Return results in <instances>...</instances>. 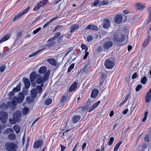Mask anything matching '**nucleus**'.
I'll use <instances>...</instances> for the list:
<instances>
[{
  "instance_id": "1",
  "label": "nucleus",
  "mask_w": 151,
  "mask_h": 151,
  "mask_svg": "<svg viewBox=\"0 0 151 151\" xmlns=\"http://www.w3.org/2000/svg\"><path fill=\"white\" fill-rule=\"evenodd\" d=\"M5 147L8 151H16L17 145L14 143L8 142L5 144Z\"/></svg>"
},
{
  "instance_id": "2",
  "label": "nucleus",
  "mask_w": 151,
  "mask_h": 151,
  "mask_svg": "<svg viewBox=\"0 0 151 151\" xmlns=\"http://www.w3.org/2000/svg\"><path fill=\"white\" fill-rule=\"evenodd\" d=\"M49 75L50 72L49 70H48L44 74V77H40L37 78L36 83L38 84L45 83L48 80Z\"/></svg>"
},
{
  "instance_id": "3",
  "label": "nucleus",
  "mask_w": 151,
  "mask_h": 151,
  "mask_svg": "<svg viewBox=\"0 0 151 151\" xmlns=\"http://www.w3.org/2000/svg\"><path fill=\"white\" fill-rule=\"evenodd\" d=\"M114 40L116 42H122L125 39V36L124 35H122L120 33H115L113 35Z\"/></svg>"
},
{
  "instance_id": "4",
  "label": "nucleus",
  "mask_w": 151,
  "mask_h": 151,
  "mask_svg": "<svg viewBox=\"0 0 151 151\" xmlns=\"http://www.w3.org/2000/svg\"><path fill=\"white\" fill-rule=\"evenodd\" d=\"M48 3V0H42L38 3L33 9L34 11H36L42 7H43Z\"/></svg>"
},
{
  "instance_id": "5",
  "label": "nucleus",
  "mask_w": 151,
  "mask_h": 151,
  "mask_svg": "<svg viewBox=\"0 0 151 151\" xmlns=\"http://www.w3.org/2000/svg\"><path fill=\"white\" fill-rule=\"evenodd\" d=\"M8 114L7 112L1 111L0 112V120L2 123L6 122L8 118Z\"/></svg>"
},
{
  "instance_id": "6",
  "label": "nucleus",
  "mask_w": 151,
  "mask_h": 151,
  "mask_svg": "<svg viewBox=\"0 0 151 151\" xmlns=\"http://www.w3.org/2000/svg\"><path fill=\"white\" fill-rule=\"evenodd\" d=\"M104 64L105 67L108 69H112L114 66L113 62L109 58L105 60Z\"/></svg>"
},
{
  "instance_id": "7",
  "label": "nucleus",
  "mask_w": 151,
  "mask_h": 151,
  "mask_svg": "<svg viewBox=\"0 0 151 151\" xmlns=\"http://www.w3.org/2000/svg\"><path fill=\"white\" fill-rule=\"evenodd\" d=\"M111 22L110 20L107 18L104 19L103 22V27L104 28L107 29L110 27Z\"/></svg>"
},
{
  "instance_id": "8",
  "label": "nucleus",
  "mask_w": 151,
  "mask_h": 151,
  "mask_svg": "<svg viewBox=\"0 0 151 151\" xmlns=\"http://www.w3.org/2000/svg\"><path fill=\"white\" fill-rule=\"evenodd\" d=\"M113 43L112 41H108L105 42L103 45V47L105 50L110 49L113 45Z\"/></svg>"
},
{
  "instance_id": "9",
  "label": "nucleus",
  "mask_w": 151,
  "mask_h": 151,
  "mask_svg": "<svg viewBox=\"0 0 151 151\" xmlns=\"http://www.w3.org/2000/svg\"><path fill=\"white\" fill-rule=\"evenodd\" d=\"M43 144V142L42 140L37 141L34 142L33 147L35 149H37L41 147Z\"/></svg>"
},
{
  "instance_id": "10",
  "label": "nucleus",
  "mask_w": 151,
  "mask_h": 151,
  "mask_svg": "<svg viewBox=\"0 0 151 151\" xmlns=\"http://www.w3.org/2000/svg\"><path fill=\"white\" fill-rule=\"evenodd\" d=\"M40 75L39 74L37 75L34 71L32 72L30 75L29 78L31 82L33 81L37 77H39Z\"/></svg>"
},
{
  "instance_id": "11",
  "label": "nucleus",
  "mask_w": 151,
  "mask_h": 151,
  "mask_svg": "<svg viewBox=\"0 0 151 151\" xmlns=\"http://www.w3.org/2000/svg\"><path fill=\"white\" fill-rule=\"evenodd\" d=\"M22 81L24 84L25 88L27 89L28 88L30 85V83L29 79L24 77L23 78Z\"/></svg>"
},
{
  "instance_id": "12",
  "label": "nucleus",
  "mask_w": 151,
  "mask_h": 151,
  "mask_svg": "<svg viewBox=\"0 0 151 151\" xmlns=\"http://www.w3.org/2000/svg\"><path fill=\"white\" fill-rule=\"evenodd\" d=\"M145 100L147 103H149L151 99V87L149 89L145 96Z\"/></svg>"
},
{
  "instance_id": "13",
  "label": "nucleus",
  "mask_w": 151,
  "mask_h": 151,
  "mask_svg": "<svg viewBox=\"0 0 151 151\" xmlns=\"http://www.w3.org/2000/svg\"><path fill=\"white\" fill-rule=\"evenodd\" d=\"M114 21L116 23L120 24L122 21V16L120 14L116 15L114 18Z\"/></svg>"
},
{
  "instance_id": "14",
  "label": "nucleus",
  "mask_w": 151,
  "mask_h": 151,
  "mask_svg": "<svg viewBox=\"0 0 151 151\" xmlns=\"http://www.w3.org/2000/svg\"><path fill=\"white\" fill-rule=\"evenodd\" d=\"M81 118V116L79 115H75L72 118V122L74 124L78 122Z\"/></svg>"
},
{
  "instance_id": "15",
  "label": "nucleus",
  "mask_w": 151,
  "mask_h": 151,
  "mask_svg": "<svg viewBox=\"0 0 151 151\" xmlns=\"http://www.w3.org/2000/svg\"><path fill=\"white\" fill-rule=\"evenodd\" d=\"M13 116L14 118L17 122H19L21 117V114L19 112H16L14 114Z\"/></svg>"
},
{
  "instance_id": "16",
  "label": "nucleus",
  "mask_w": 151,
  "mask_h": 151,
  "mask_svg": "<svg viewBox=\"0 0 151 151\" xmlns=\"http://www.w3.org/2000/svg\"><path fill=\"white\" fill-rule=\"evenodd\" d=\"M85 29H91L92 30L97 31L98 29V28L93 24H89L85 28Z\"/></svg>"
},
{
  "instance_id": "17",
  "label": "nucleus",
  "mask_w": 151,
  "mask_h": 151,
  "mask_svg": "<svg viewBox=\"0 0 151 151\" xmlns=\"http://www.w3.org/2000/svg\"><path fill=\"white\" fill-rule=\"evenodd\" d=\"M77 87V83L76 82H74L73 84L70 87L69 89V91L72 92L74 91Z\"/></svg>"
},
{
  "instance_id": "18",
  "label": "nucleus",
  "mask_w": 151,
  "mask_h": 151,
  "mask_svg": "<svg viewBox=\"0 0 151 151\" xmlns=\"http://www.w3.org/2000/svg\"><path fill=\"white\" fill-rule=\"evenodd\" d=\"M99 93V91L97 89H94L91 92V97L92 98H94L96 97Z\"/></svg>"
},
{
  "instance_id": "19",
  "label": "nucleus",
  "mask_w": 151,
  "mask_h": 151,
  "mask_svg": "<svg viewBox=\"0 0 151 151\" xmlns=\"http://www.w3.org/2000/svg\"><path fill=\"white\" fill-rule=\"evenodd\" d=\"M145 7V6L143 4L139 3H137L135 5V8L137 10H142Z\"/></svg>"
},
{
  "instance_id": "20",
  "label": "nucleus",
  "mask_w": 151,
  "mask_h": 151,
  "mask_svg": "<svg viewBox=\"0 0 151 151\" xmlns=\"http://www.w3.org/2000/svg\"><path fill=\"white\" fill-rule=\"evenodd\" d=\"M55 40H52L51 37L47 41L48 44H47V46L49 47L53 46L55 43V42L54 41Z\"/></svg>"
},
{
  "instance_id": "21",
  "label": "nucleus",
  "mask_w": 151,
  "mask_h": 151,
  "mask_svg": "<svg viewBox=\"0 0 151 151\" xmlns=\"http://www.w3.org/2000/svg\"><path fill=\"white\" fill-rule=\"evenodd\" d=\"M100 102V101H98L93 104L90 108L88 111V112L90 113L93 111L99 105Z\"/></svg>"
},
{
  "instance_id": "22",
  "label": "nucleus",
  "mask_w": 151,
  "mask_h": 151,
  "mask_svg": "<svg viewBox=\"0 0 151 151\" xmlns=\"http://www.w3.org/2000/svg\"><path fill=\"white\" fill-rule=\"evenodd\" d=\"M79 25L77 24H75L73 25L70 28V32L72 33L74 32L79 28Z\"/></svg>"
},
{
  "instance_id": "23",
  "label": "nucleus",
  "mask_w": 151,
  "mask_h": 151,
  "mask_svg": "<svg viewBox=\"0 0 151 151\" xmlns=\"http://www.w3.org/2000/svg\"><path fill=\"white\" fill-rule=\"evenodd\" d=\"M17 98H18V100L19 101V103H21L23 101L24 97L23 94L22 93L20 92Z\"/></svg>"
},
{
  "instance_id": "24",
  "label": "nucleus",
  "mask_w": 151,
  "mask_h": 151,
  "mask_svg": "<svg viewBox=\"0 0 151 151\" xmlns=\"http://www.w3.org/2000/svg\"><path fill=\"white\" fill-rule=\"evenodd\" d=\"M47 68L44 66L41 67L38 70L39 73L41 74H43L47 71Z\"/></svg>"
},
{
  "instance_id": "25",
  "label": "nucleus",
  "mask_w": 151,
  "mask_h": 151,
  "mask_svg": "<svg viewBox=\"0 0 151 151\" xmlns=\"http://www.w3.org/2000/svg\"><path fill=\"white\" fill-rule=\"evenodd\" d=\"M19 103L18 98L17 96L14 97L12 100V103L13 106H16Z\"/></svg>"
},
{
  "instance_id": "26",
  "label": "nucleus",
  "mask_w": 151,
  "mask_h": 151,
  "mask_svg": "<svg viewBox=\"0 0 151 151\" xmlns=\"http://www.w3.org/2000/svg\"><path fill=\"white\" fill-rule=\"evenodd\" d=\"M37 91L35 88H33L31 91V96L36 98L37 95Z\"/></svg>"
},
{
  "instance_id": "27",
  "label": "nucleus",
  "mask_w": 151,
  "mask_h": 151,
  "mask_svg": "<svg viewBox=\"0 0 151 151\" xmlns=\"http://www.w3.org/2000/svg\"><path fill=\"white\" fill-rule=\"evenodd\" d=\"M21 83H19L16 87L14 88L13 89V92H17L19 91L21 89Z\"/></svg>"
},
{
  "instance_id": "28",
  "label": "nucleus",
  "mask_w": 151,
  "mask_h": 151,
  "mask_svg": "<svg viewBox=\"0 0 151 151\" xmlns=\"http://www.w3.org/2000/svg\"><path fill=\"white\" fill-rule=\"evenodd\" d=\"M13 129L15 130L17 134L19 133L20 131L21 128L18 125H15L13 127Z\"/></svg>"
},
{
  "instance_id": "29",
  "label": "nucleus",
  "mask_w": 151,
  "mask_h": 151,
  "mask_svg": "<svg viewBox=\"0 0 151 151\" xmlns=\"http://www.w3.org/2000/svg\"><path fill=\"white\" fill-rule=\"evenodd\" d=\"M47 61L50 64L53 66H56V63L55 59H48L47 60Z\"/></svg>"
},
{
  "instance_id": "30",
  "label": "nucleus",
  "mask_w": 151,
  "mask_h": 151,
  "mask_svg": "<svg viewBox=\"0 0 151 151\" xmlns=\"http://www.w3.org/2000/svg\"><path fill=\"white\" fill-rule=\"evenodd\" d=\"M10 36L9 35H5L0 40V44L5 41L7 40L9 38Z\"/></svg>"
},
{
  "instance_id": "31",
  "label": "nucleus",
  "mask_w": 151,
  "mask_h": 151,
  "mask_svg": "<svg viewBox=\"0 0 151 151\" xmlns=\"http://www.w3.org/2000/svg\"><path fill=\"white\" fill-rule=\"evenodd\" d=\"M10 36L9 35H5L0 40V44L5 41L7 40L9 38Z\"/></svg>"
},
{
  "instance_id": "32",
  "label": "nucleus",
  "mask_w": 151,
  "mask_h": 151,
  "mask_svg": "<svg viewBox=\"0 0 151 151\" xmlns=\"http://www.w3.org/2000/svg\"><path fill=\"white\" fill-rule=\"evenodd\" d=\"M26 99L28 103H30L33 102L34 101L35 98L31 96V97L28 96L26 97Z\"/></svg>"
},
{
  "instance_id": "33",
  "label": "nucleus",
  "mask_w": 151,
  "mask_h": 151,
  "mask_svg": "<svg viewBox=\"0 0 151 151\" xmlns=\"http://www.w3.org/2000/svg\"><path fill=\"white\" fill-rule=\"evenodd\" d=\"M7 137L9 139L11 140H14L16 139L15 135L13 133H11L9 134L8 136Z\"/></svg>"
},
{
  "instance_id": "34",
  "label": "nucleus",
  "mask_w": 151,
  "mask_h": 151,
  "mask_svg": "<svg viewBox=\"0 0 151 151\" xmlns=\"http://www.w3.org/2000/svg\"><path fill=\"white\" fill-rule=\"evenodd\" d=\"M84 111L82 106L79 107L76 110V112L77 113H80L82 114Z\"/></svg>"
},
{
  "instance_id": "35",
  "label": "nucleus",
  "mask_w": 151,
  "mask_h": 151,
  "mask_svg": "<svg viewBox=\"0 0 151 151\" xmlns=\"http://www.w3.org/2000/svg\"><path fill=\"white\" fill-rule=\"evenodd\" d=\"M122 142L119 141L115 145L114 148V151H117L119 148V146L122 144Z\"/></svg>"
},
{
  "instance_id": "36",
  "label": "nucleus",
  "mask_w": 151,
  "mask_h": 151,
  "mask_svg": "<svg viewBox=\"0 0 151 151\" xmlns=\"http://www.w3.org/2000/svg\"><path fill=\"white\" fill-rule=\"evenodd\" d=\"M29 108L27 107H24L22 111V114L24 115L26 114L29 111Z\"/></svg>"
},
{
  "instance_id": "37",
  "label": "nucleus",
  "mask_w": 151,
  "mask_h": 151,
  "mask_svg": "<svg viewBox=\"0 0 151 151\" xmlns=\"http://www.w3.org/2000/svg\"><path fill=\"white\" fill-rule=\"evenodd\" d=\"M61 35V33L60 32H58L55 34V35L51 37L52 40H55L57 39V37L60 36Z\"/></svg>"
},
{
  "instance_id": "38",
  "label": "nucleus",
  "mask_w": 151,
  "mask_h": 151,
  "mask_svg": "<svg viewBox=\"0 0 151 151\" xmlns=\"http://www.w3.org/2000/svg\"><path fill=\"white\" fill-rule=\"evenodd\" d=\"M37 92L39 93H41L42 91V88L40 86H36V89Z\"/></svg>"
},
{
  "instance_id": "39",
  "label": "nucleus",
  "mask_w": 151,
  "mask_h": 151,
  "mask_svg": "<svg viewBox=\"0 0 151 151\" xmlns=\"http://www.w3.org/2000/svg\"><path fill=\"white\" fill-rule=\"evenodd\" d=\"M66 96L65 95L63 96L61 98L60 102L62 104H64L66 101Z\"/></svg>"
},
{
  "instance_id": "40",
  "label": "nucleus",
  "mask_w": 151,
  "mask_h": 151,
  "mask_svg": "<svg viewBox=\"0 0 151 151\" xmlns=\"http://www.w3.org/2000/svg\"><path fill=\"white\" fill-rule=\"evenodd\" d=\"M52 102V100L50 99H47L45 101V103L46 105H49Z\"/></svg>"
},
{
  "instance_id": "41",
  "label": "nucleus",
  "mask_w": 151,
  "mask_h": 151,
  "mask_svg": "<svg viewBox=\"0 0 151 151\" xmlns=\"http://www.w3.org/2000/svg\"><path fill=\"white\" fill-rule=\"evenodd\" d=\"M29 8L30 6H27L21 13V16H22L25 14L29 10Z\"/></svg>"
},
{
  "instance_id": "42",
  "label": "nucleus",
  "mask_w": 151,
  "mask_h": 151,
  "mask_svg": "<svg viewBox=\"0 0 151 151\" xmlns=\"http://www.w3.org/2000/svg\"><path fill=\"white\" fill-rule=\"evenodd\" d=\"M150 39L148 38L142 44V46L143 47H145L149 42Z\"/></svg>"
},
{
  "instance_id": "43",
  "label": "nucleus",
  "mask_w": 151,
  "mask_h": 151,
  "mask_svg": "<svg viewBox=\"0 0 151 151\" xmlns=\"http://www.w3.org/2000/svg\"><path fill=\"white\" fill-rule=\"evenodd\" d=\"M110 0H103V2H101L100 4V5H107L110 2Z\"/></svg>"
},
{
  "instance_id": "44",
  "label": "nucleus",
  "mask_w": 151,
  "mask_h": 151,
  "mask_svg": "<svg viewBox=\"0 0 151 151\" xmlns=\"http://www.w3.org/2000/svg\"><path fill=\"white\" fill-rule=\"evenodd\" d=\"M75 64L74 63L72 64L68 68V72L69 73L71 72V70L73 69L74 68Z\"/></svg>"
},
{
  "instance_id": "45",
  "label": "nucleus",
  "mask_w": 151,
  "mask_h": 151,
  "mask_svg": "<svg viewBox=\"0 0 151 151\" xmlns=\"http://www.w3.org/2000/svg\"><path fill=\"white\" fill-rule=\"evenodd\" d=\"M63 26L61 25H58L55 27L54 29L53 30V32H54L58 30L59 29L63 28Z\"/></svg>"
},
{
  "instance_id": "46",
  "label": "nucleus",
  "mask_w": 151,
  "mask_h": 151,
  "mask_svg": "<svg viewBox=\"0 0 151 151\" xmlns=\"http://www.w3.org/2000/svg\"><path fill=\"white\" fill-rule=\"evenodd\" d=\"M147 81V77L146 76L143 77L141 79V82L142 84H145L146 83Z\"/></svg>"
},
{
  "instance_id": "47",
  "label": "nucleus",
  "mask_w": 151,
  "mask_h": 151,
  "mask_svg": "<svg viewBox=\"0 0 151 151\" xmlns=\"http://www.w3.org/2000/svg\"><path fill=\"white\" fill-rule=\"evenodd\" d=\"M148 38L151 39V24L149 27V29L147 31Z\"/></svg>"
},
{
  "instance_id": "48",
  "label": "nucleus",
  "mask_w": 151,
  "mask_h": 151,
  "mask_svg": "<svg viewBox=\"0 0 151 151\" xmlns=\"http://www.w3.org/2000/svg\"><path fill=\"white\" fill-rule=\"evenodd\" d=\"M9 122L10 123L12 124H15L16 123V121L13 116V118L9 119Z\"/></svg>"
},
{
  "instance_id": "49",
  "label": "nucleus",
  "mask_w": 151,
  "mask_h": 151,
  "mask_svg": "<svg viewBox=\"0 0 151 151\" xmlns=\"http://www.w3.org/2000/svg\"><path fill=\"white\" fill-rule=\"evenodd\" d=\"M81 47L83 49H85L86 52L88 50V46L85 44H81Z\"/></svg>"
},
{
  "instance_id": "50",
  "label": "nucleus",
  "mask_w": 151,
  "mask_h": 151,
  "mask_svg": "<svg viewBox=\"0 0 151 151\" xmlns=\"http://www.w3.org/2000/svg\"><path fill=\"white\" fill-rule=\"evenodd\" d=\"M93 39V37L92 35H89L87 37V40L89 42H91Z\"/></svg>"
},
{
  "instance_id": "51",
  "label": "nucleus",
  "mask_w": 151,
  "mask_h": 151,
  "mask_svg": "<svg viewBox=\"0 0 151 151\" xmlns=\"http://www.w3.org/2000/svg\"><path fill=\"white\" fill-rule=\"evenodd\" d=\"M114 139L113 137H111L110 138L108 142V145L109 146H111L112 144L114 142Z\"/></svg>"
},
{
  "instance_id": "52",
  "label": "nucleus",
  "mask_w": 151,
  "mask_h": 151,
  "mask_svg": "<svg viewBox=\"0 0 151 151\" xmlns=\"http://www.w3.org/2000/svg\"><path fill=\"white\" fill-rule=\"evenodd\" d=\"M147 115L148 112L147 111L145 112L144 114V117L142 120V122H144L146 120Z\"/></svg>"
},
{
  "instance_id": "53",
  "label": "nucleus",
  "mask_w": 151,
  "mask_h": 151,
  "mask_svg": "<svg viewBox=\"0 0 151 151\" xmlns=\"http://www.w3.org/2000/svg\"><path fill=\"white\" fill-rule=\"evenodd\" d=\"M106 78V76L104 73L102 72L101 73V76L100 78L105 79Z\"/></svg>"
},
{
  "instance_id": "54",
  "label": "nucleus",
  "mask_w": 151,
  "mask_h": 151,
  "mask_svg": "<svg viewBox=\"0 0 151 151\" xmlns=\"http://www.w3.org/2000/svg\"><path fill=\"white\" fill-rule=\"evenodd\" d=\"M6 131L7 132V133L8 134L12 133L14 132V131L12 129L10 128H8L6 129Z\"/></svg>"
},
{
  "instance_id": "55",
  "label": "nucleus",
  "mask_w": 151,
  "mask_h": 151,
  "mask_svg": "<svg viewBox=\"0 0 151 151\" xmlns=\"http://www.w3.org/2000/svg\"><path fill=\"white\" fill-rule=\"evenodd\" d=\"M145 140L146 142H150L149 139V137L148 134H147L145 135Z\"/></svg>"
},
{
  "instance_id": "56",
  "label": "nucleus",
  "mask_w": 151,
  "mask_h": 151,
  "mask_svg": "<svg viewBox=\"0 0 151 151\" xmlns=\"http://www.w3.org/2000/svg\"><path fill=\"white\" fill-rule=\"evenodd\" d=\"M85 54L83 57V59L84 60H85L86 59L87 56H88L89 54V52L87 51L86 52V51H85Z\"/></svg>"
},
{
  "instance_id": "57",
  "label": "nucleus",
  "mask_w": 151,
  "mask_h": 151,
  "mask_svg": "<svg viewBox=\"0 0 151 151\" xmlns=\"http://www.w3.org/2000/svg\"><path fill=\"white\" fill-rule=\"evenodd\" d=\"M142 87V86L140 84H139L137 86L136 88V91H138Z\"/></svg>"
},
{
  "instance_id": "58",
  "label": "nucleus",
  "mask_w": 151,
  "mask_h": 151,
  "mask_svg": "<svg viewBox=\"0 0 151 151\" xmlns=\"http://www.w3.org/2000/svg\"><path fill=\"white\" fill-rule=\"evenodd\" d=\"M40 51H36L30 55H29V57L30 58V57H33L35 56L39 52H40Z\"/></svg>"
},
{
  "instance_id": "59",
  "label": "nucleus",
  "mask_w": 151,
  "mask_h": 151,
  "mask_svg": "<svg viewBox=\"0 0 151 151\" xmlns=\"http://www.w3.org/2000/svg\"><path fill=\"white\" fill-rule=\"evenodd\" d=\"M41 29V27H39L35 30L33 31V34H35L37 33Z\"/></svg>"
},
{
  "instance_id": "60",
  "label": "nucleus",
  "mask_w": 151,
  "mask_h": 151,
  "mask_svg": "<svg viewBox=\"0 0 151 151\" xmlns=\"http://www.w3.org/2000/svg\"><path fill=\"white\" fill-rule=\"evenodd\" d=\"M71 129H70L69 130H67V131L64 132L63 133V136H66L67 137L68 136V132L70 130H71Z\"/></svg>"
},
{
  "instance_id": "61",
  "label": "nucleus",
  "mask_w": 151,
  "mask_h": 151,
  "mask_svg": "<svg viewBox=\"0 0 151 151\" xmlns=\"http://www.w3.org/2000/svg\"><path fill=\"white\" fill-rule=\"evenodd\" d=\"M6 68L5 66L4 65H2L0 67V72H3Z\"/></svg>"
},
{
  "instance_id": "62",
  "label": "nucleus",
  "mask_w": 151,
  "mask_h": 151,
  "mask_svg": "<svg viewBox=\"0 0 151 151\" xmlns=\"http://www.w3.org/2000/svg\"><path fill=\"white\" fill-rule=\"evenodd\" d=\"M102 49V47L101 46H99L97 47L96 51L97 52H101Z\"/></svg>"
},
{
  "instance_id": "63",
  "label": "nucleus",
  "mask_w": 151,
  "mask_h": 151,
  "mask_svg": "<svg viewBox=\"0 0 151 151\" xmlns=\"http://www.w3.org/2000/svg\"><path fill=\"white\" fill-rule=\"evenodd\" d=\"M1 107L4 109H6L8 108L6 104H3L1 105Z\"/></svg>"
},
{
  "instance_id": "64",
  "label": "nucleus",
  "mask_w": 151,
  "mask_h": 151,
  "mask_svg": "<svg viewBox=\"0 0 151 151\" xmlns=\"http://www.w3.org/2000/svg\"><path fill=\"white\" fill-rule=\"evenodd\" d=\"M151 20V18L148 17L145 20L146 24H147L149 23Z\"/></svg>"
}]
</instances>
